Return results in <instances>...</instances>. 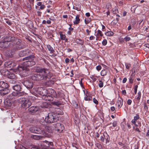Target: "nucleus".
I'll return each mask as SVG.
<instances>
[{
    "mask_svg": "<svg viewBox=\"0 0 149 149\" xmlns=\"http://www.w3.org/2000/svg\"><path fill=\"white\" fill-rule=\"evenodd\" d=\"M132 102V100L130 99H129L127 101V103L128 105H130L131 104Z\"/></svg>",
    "mask_w": 149,
    "mask_h": 149,
    "instance_id": "052dcab7",
    "label": "nucleus"
},
{
    "mask_svg": "<svg viewBox=\"0 0 149 149\" xmlns=\"http://www.w3.org/2000/svg\"><path fill=\"white\" fill-rule=\"evenodd\" d=\"M5 65L8 68H10L11 69H12L14 66L16 65V63L14 62L8 61L6 62Z\"/></svg>",
    "mask_w": 149,
    "mask_h": 149,
    "instance_id": "9b49d317",
    "label": "nucleus"
},
{
    "mask_svg": "<svg viewBox=\"0 0 149 149\" xmlns=\"http://www.w3.org/2000/svg\"><path fill=\"white\" fill-rule=\"evenodd\" d=\"M39 74H34L31 76V79L34 80L38 81L46 80L51 78L49 70L47 69L38 68L36 69Z\"/></svg>",
    "mask_w": 149,
    "mask_h": 149,
    "instance_id": "f257e3e1",
    "label": "nucleus"
},
{
    "mask_svg": "<svg viewBox=\"0 0 149 149\" xmlns=\"http://www.w3.org/2000/svg\"><path fill=\"white\" fill-rule=\"evenodd\" d=\"M40 148V147L39 146L33 145L31 148V149H39Z\"/></svg>",
    "mask_w": 149,
    "mask_h": 149,
    "instance_id": "49530a36",
    "label": "nucleus"
},
{
    "mask_svg": "<svg viewBox=\"0 0 149 149\" xmlns=\"http://www.w3.org/2000/svg\"><path fill=\"white\" fill-rule=\"evenodd\" d=\"M76 42L77 43L81 45H83L84 43V41L80 39H76Z\"/></svg>",
    "mask_w": 149,
    "mask_h": 149,
    "instance_id": "72a5a7b5",
    "label": "nucleus"
},
{
    "mask_svg": "<svg viewBox=\"0 0 149 149\" xmlns=\"http://www.w3.org/2000/svg\"><path fill=\"white\" fill-rule=\"evenodd\" d=\"M16 94L17 96H22L24 94V92H16Z\"/></svg>",
    "mask_w": 149,
    "mask_h": 149,
    "instance_id": "58836bf2",
    "label": "nucleus"
},
{
    "mask_svg": "<svg viewBox=\"0 0 149 149\" xmlns=\"http://www.w3.org/2000/svg\"><path fill=\"white\" fill-rule=\"evenodd\" d=\"M9 86L6 83L3 81H0V87L3 88H8Z\"/></svg>",
    "mask_w": 149,
    "mask_h": 149,
    "instance_id": "6ab92c4d",
    "label": "nucleus"
},
{
    "mask_svg": "<svg viewBox=\"0 0 149 149\" xmlns=\"http://www.w3.org/2000/svg\"><path fill=\"white\" fill-rule=\"evenodd\" d=\"M114 34V33L111 31H107L105 33L106 35L109 36H113Z\"/></svg>",
    "mask_w": 149,
    "mask_h": 149,
    "instance_id": "e433bc0d",
    "label": "nucleus"
},
{
    "mask_svg": "<svg viewBox=\"0 0 149 149\" xmlns=\"http://www.w3.org/2000/svg\"><path fill=\"white\" fill-rule=\"evenodd\" d=\"M139 118V115L137 114H136V116L134 117V120H137Z\"/></svg>",
    "mask_w": 149,
    "mask_h": 149,
    "instance_id": "8fccbe9b",
    "label": "nucleus"
},
{
    "mask_svg": "<svg viewBox=\"0 0 149 149\" xmlns=\"http://www.w3.org/2000/svg\"><path fill=\"white\" fill-rule=\"evenodd\" d=\"M134 79V76L132 74L130 77L129 79V82L130 83L132 84L133 82V80Z\"/></svg>",
    "mask_w": 149,
    "mask_h": 149,
    "instance_id": "f704fd0d",
    "label": "nucleus"
},
{
    "mask_svg": "<svg viewBox=\"0 0 149 149\" xmlns=\"http://www.w3.org/2000/svg\"><path fill=\"white\" fill-rule=\"evenodd\" d=\"M52 104L53 105L58 106L61 105V102L59 101H53L52 102Z\"/></svg>",
    "mask_w": 149,
    "mask_h": 149,
    "instance_id": "2f4dec72",
    "label": "nucleus"
},
{
    "mask_svg": "<svg viewBox=\"0 0 149 149\" xmlns=\"http://www.w3.org/2000/svg\"><path fill=\"white\" fill-rule=\"evenodd\" d=\"M84 93L85 95L84 97V99L85 100H92V98L91 96H90L88 93V91H86V93H85L84 90H83Z\"/></svg>",
    "mask_w": 149,
    "mask_h": 149,
    "instance_id": "aec40b11",
    "label": "nucleus"
},
{
    "mask_svg": "<svg viewBox=\"0 0 149 149\" xmlns=\"http://www.w3.org/2000/svg\"><path fill=\"white\" fill-rule=\"evenodd\" d=\"M9 47L7 43L4 41L3 40L0 42V47L3 48H4Z\"/></svg>",
    "mask_w": 149,
    "mask_h": 149,
    "instance_id": "412c9836",
    "label": "nucleus"
},
{
    "mask_svg": "<svg viewBox=\"0 0 149 149\" xmlns=\"http://www.w3.org/2000/svg\"><path fill=\"white\" fill-rule=\"evenodd\" d=\"M46 131L49 133H52V127L50 126H47L45 127Z\"/></svg>",
    "mask_w": 149,
    "mask_h": 149,
    "instance_id": "c756f323",
    "label": "nucleus"
},
{
    "mask_svg": "<svg viewBox=\"0 0 149 149\" xmlns=\"http://www.w3.org/2000/svg\"><path fill=\"white\" fill-rule=\"evenodd\" d=\"M29 1L31 5H32V6H33L34 0H29Z\"/></svg>",
    "mask_w": 149,
    "mask_h": 149,
    "instance_id": "680f3d73",
    "label": "nucleus"
},
{
    "mask_svg": "<svg viewBox=\"0 0 149 149\" xmlns=\"http://www.w3.org/2000/svg\"><path fill=\"white\" fill-rule=\"evenodd\" d=\"M41 87H34L33 89L32 90V91L34 95H39L40 93V89L41 88Z\"/></svg>",
    "mask_w": 149,
    "mask_h": 149,
    "instance_id": "4468645a",
    "label": "nucleus"
},
{
    "mask_svg": "<svg viewBox=\"0 0 149 149\" xmlns=\"http://www.w3.org/2000/svg\"><path fill=\"white\" fill-rule=\"evenodd\" d=\"M29 130L32 133L38 134H43L45 132L42 129L35 127H30Z\"/></svg>",
    "mask_w": 149,
    "mask_h": 149,
    "instance_id": "0eeeda50",
    "label": "nucleus"
},
{
    "mask_svg": "<svg viewBox=\"0 0 149 149\" xmlns=\"http://www.w3.org/2000/svg\"><path fill=\"white\" fill-rule=\"evenodd\" d=\"M79 17V15H76L75 18V20L73 22L74 24H77L79 23L80 19Z\"/></svg>",
    "mask_w": 149,
    "mask_h": 149,
    "instance_id": "bb28decb",
    "label": "nucleus"
},
{
    "mask_svg": "<svg viewBox=\"0 0 149 149\" xmlns=\"http://www.w3.org/2000/svg\"><path fill=\"white\" fill-rule=\"evenodd\" d=\"M32 137L33 139L36 140H39V139H42L43 138H44L43 136L40 135H33L32 136Z\"/></svg>",
    "mask_w": 149,
    "mask_h": 149,
    "instance_id": "393cba45",
    "label": "nucleus"
},
{
    "mask_svg": "<svg viewBox=\"0 0 149 149\" xmlns=\"http://www.w3.org/2000/svg\"><path fill=\"white\" fill-rule=\"evenodd\" d=\"M7 54L9 56L12 57L14 54V52L11 50H9L7 51Z\"/></svg>",
    "mask_w": 149,
    "mask_h": 149,
    "instance_id": "7c9ffc66",
    "label": "nucleus"
},
{
    "mask_svg": "<svg viewBox=\"0 0 149 149\" xmlns=\"http://www.w3.org/2000/svg\"><path fill=\"white\" fill-rule=\"evenodd\" d=\"M113 127H115L117 125V122L116 121H114L112 123Z\"/></svg>",
    "mask_w": 149,
    "mask_h": 149,
    "instance_id": "13d9d810",
    "label": "nucleus"
},
{
    "mask_svg": "<svg viewBox=\"0 0 149 149\" xmlns=\"http://www.w3.org/2000/svg\"><path fill=\"white\" fill-rule=\"evenodd\" d=\"M3 40L5 42L7 43L9 46H12L15 45L17 49H21L20 45L15 44L16 41L14 37L11 36H6L4 38Z\"/></svg>",
    "mask_w": 149,
    "mask_h": 149,
    "instance_id": "7ed1b4c3",
    "label": "nucleus"
},
{
    "mask_svg": "<svg viewBox=\"0 0 149 149\" xmlns=\"http://www.w3.org/2000/svg\"><path fill=\"white\" fill-rule=\"evenodd\" d=\"M20 148L21 149H28V148H26L25 147L22 145L20 146Z\"/></svg>",
    "mask_w": 149,
    "mask_h": 149,
    "instance_id": "774afa93",
    "label": "nucleus"
},
{
    "mask_svg": "<svg viewBox=\"0 0 149 149\" xmlns=\"http://www.w3.org/2000/svg\"><path fill=\"white\" fill-rule=\"evenodd\" d=\"M138 124L136 123L135 124V125L136 127H140L141 125V123L140 122L138 121Z\"/></svg>",
    "mask_w": 149,
    "mask_h": 149,
    "instance_id": "5fc2aeb1",
    "label": "nucleus"
},
{
    "mask_svg": "<svg viewBox=\"0 0 149 149\" xmlns=\"http://www.w3.org/2000/svg\"><path fill=\"white\" fill-rule=\"evenodd\" d=\"M9 82L10 83L13 84H15L17 83V82L14 80V79H10L9 80Z\"/></svg>",
    "mask_w": 149,
    "mask_h": 149,
    "instance_id": "79ce46f5",
    "label": "nucleus"
},
{
    "mask_svg": "<svg viewBox=\"0 0 149 149\" xmlns=\"http://www.w3.org/2000/svg\"><path fill=\"white\" fill-rule=\"evenodd\" d=\"M93 102L95 103L96 105H97L98 104V101L95 98H94L93 99Z\"/></svg>",
    "mask_w": 149,
    "mask_h": 149,
    "instance_id": "864d4df0",
    "label": "nucleus"
},
{
    "mask_svg": "<svg viewBox=\"0 0 149 149\" xmlns=\"http://www.w3.org/2000/svg\"><path fill=\"white\" fill-rule=\"evenodd\" d=\"M48 92L49 93V94L53 97L57 98L59 97L57 95L56 92L54 90L51 89L48 91Z\"/></svg>",
    "mask_w": 149,
    "mask_h": 149,
    "instance_id": "ddd939ff",
    "label": "nucleus"
},
{
    "mask_svg": "<svg viewBox=\"0 0 149 149\" xmlns=\"http://www.w3.org/2000/svg\"><path fill=\"white\" fill-rule=\"evenodd\" d=\"M104 135H102L100 136V140L102 142H104Z\"/></svg>",
    "mask_w": 149,
    "mask_h": 149,
    "instance_id": "6e6d98bb",
    "label": "nucleus"
},
{
    "mask_svg": "<svg viewBox=\"0 0 149 149\" xmlns=\"http://www.w3.org/2000/svg\"><path fill=\"white\" fill-rule=\"evenodd\" d=\"M137 94H138V97H137L136 99L138 101H139L140 99L141 96V92L140 91H139L138 92Z\"/></svg>",
    "mask_w": 149,
    "mask_h": 149,
    "instance_id": "37998d69",
    "label": "nucleus"
},
{
    "mask_svg": "<svg viewBox=\"0 0 149 149\" xmlns=\"http://www.w3.org/2000/svg\"><path fill=\"white\" fill-rule=\"evenodd\" d=\"M82 79H81V81L79 82V84H80V85H81V86L82 88H84V86H83V82H82Z\"/></svg>",
    "mask_w": 149,
    "mask_h": 149,
    "instance_id": "e2e57ef3",
    "label": "nucleus"
},
{
    "mask_svg": "<svg viewBox=\"0 0 149 149\" xmlns=\"http://www.w3.org/2000/svg\"><path fill=\"white\" fill-rule=\"evenodd\" d=\"M39 108L37 106L31 107L29 109V111L32 113H34L39 110Z\"/></svg>",
    "mask_w": 149,
    "mask_h": 149,
    "instance_id": "a211bd4d",
    "label": "nucleus"
},
{
    "mask_svg": "<svg viewBox=\"0 0 149 149\" xmlns=\"http://www.w3.org/2000/svg\"><path fill=\"white\" fill-rule=\"evenodd\" d=\"M9 98L8 99L5 100L4 102L5 105L7 107H10L12 104V103L10 102V100Z\"/></svg>",
    "mask_w": 149,
    "mask_h": 149,
    "instance_id": "4be33fe9",
    "label": "nucleus"
},
{
    "mask_svg": "<svg viewBox=\"0 0 149 149\" xmlns=\"http://www.w3.org/2000/svg\"><path fill=\"white\" fill-rule=\"evenodd\" d=\"M130 38L127 36H126L124 38V39L126 41H128L130 40Z\"/></svg>",
    "mask_w": 149,
    "mask_h": 149,
    "instance_id": "603ef678",
    "label": "nucleus"
},
{
    "mask_svg": "<svg viewBox=\"0 0 149 149\" xmlns=\"http://www.w3.org/2000/svg\"><path fill=\"white\" fill-rule=\"evenodd\" d=\"M126 68L127 69H129L131 66V64L129 63H125Z\"/></svg>",
    "mask_w": 149,
    "mask_h": 149,
    "instance_id": "de8ad7c7",
    "label": "nucleus"
},
{
    "mask_svg": "<svg viewBox=\"0 0 149 149\" xmlns=\"http://www.w3.org/2000/svg\"><path fill=\"white\" fill-rule=\"evenodd\" d=\"M107 43V41L106 39H104L102 42V45L104 46L106 45Z\"/></svg>",
    "mask_w": 149,
    "mask_h": 149,
    "instance_id": "09e8293b",
    "label": "nucleus"
},
{
    "mask_svg": "<svg viewBox=\"0 0 149 149\" xmlns=\"http://www.w3.org/2000/svg\"><path fill=\"white\" fill-rule=\"evenodd\" d=\"M73 9L77 10L78 11H80L81 10V7L80 5H76L75 6H73Z\"/></svg>",
    "mask_w": 149,
    "mask_h": 149,
    "instance_id": "c9c22d12",
    "label": "nucleus"
},
{
    "mask_svg": "<svg viewBox=\"0 0 149 149\" xmlns=\"http://www.w3.org/2000/svg\"><path fill=\"white\" fill-rule=\"evenodd\" d=\"M10 92L8 88H3L0 90V93L2 95H4L8 94Z\"/></svg>",
    "mask_w": 149,
    "mask_h": 149,
    "instance_id": "dca6fc26",
    "label": "nucleus"
},
{
    "mask_svg": "<svg viewBox=\"0 0 149 149\" xmlns=\"http://www.w3.org/2000/svg\"><path fill=\"white\" fill-rule=\"evenodd\" d=\"M138 86L137 85H135L134 86V93L135 94H136L137 93V88H138Z\"/></svg>",
    "mask_w": 149,
    "mask_h": 149,
    "instance_id": "4d7b16f0",
    "label": "nucleus"
},
{
    "mask_svg": "<svg viewBox=\"0 0 149 149\" xmlns=\"http://www.w3.org/2000/svg\"><path fill=\"white\" fill-rule=\"evenodd\" d=\"M91 20L90 18H88L85 19L84 22L86 24L89 23Z\"/></svg>",
    "mask_w": 149,
    "mask_h": 149,
    "instance_id": "a19ab883",
    "label": "nucleus"
},
{
    "mask_svg": "<svg viewBox=\"0 0 149 149\" xmlns=\"http://www.w3.org/2000/svg\"><path fill=\"white\" fill-rule=\"evenodd\" d=\"M59 34L61 40H65V41H67V39L66 38V36L65 35L62 34V32H60Z\"/></svg>",
    "mask_w": 149,
    "mask_h": 149,
    "instance_id": "c85d7f7f",
    "label": "nucleus"
},
{
    "mask_svg": "<svg viewBox=\"0 0 149 149\" xmlns=\"http://www.w3.org/2000/svg\"><path fill=\"white\" fill-rule=\"evenodd\" d=\"M21 101L22 107L25 109L29 108L31 105V102L28 99L22 98Z\"/></svg>",
    "mask_w": 149,
    "mask_h": 149,
    "instance_id": "423d86ee",
    "label": "nucleus"
},
{
    "mask_svg": "<svg viewBox=\"0 0 149 149\" xmlns=\"http://www.w3.org/2000/svg\"><path fill=\"white\" fill-rule=\"evenodd\" d=\"M26 54V53L25 51H23L22 52H20L19 53V55L20 56H24Z\"/></svg>",
    "mask_w": 149,
    "mask_h": 149,
    "instance_id": "c03bdc74",
    "label": "nucleus"
},
{
    "mask_svg": "<svg viewBox=\"0 0 149 149\" xmlns=\"http://www.w3.org/2000/svg\"><path fill=\"white\" fill-rule=\"evenodd\" d=\"M103 135L104 136L105 139L106 140V143L109 142L110 141L109 136L107 134V133H103Z\"/></svg>",
    "mask_w": 149,
    "mask_h": 149,
    "instance_id": "cd10ccee",
    "label": "nucleus"
},
{
    "mask_svg": "<svg viewBox=\"0 0 149 149\" xmlns=\"http://www.w3.org/2000/svg\"><path fill=\"white\" fill-rule=\"evenodd\" d=\"M45 7V6L44 5H42L40 7V9L41 10L43 9Z\"/></svg>",
    "mask_w": 149,
    "mask_h": 149,
    "instance_id": "69168bd1",
    "label": "nucleus"
},
{
    "mask_svg": "<svg viewBox=\"0 0 149 149\" xmlns=\"http://www.w3.org/2000/svg\"><path fill=\"white\" fill-rule=\"evenodd\" d=\"M107 73V71L106 70H102L101 72V75L104 76L106 75Z\"/></svg>",
    "mask_w": 149,
    "mask_h": 149,
    "instance_id": "4c0bfd02",
    "label": "nucleus"
},
{
    "mask_svg": "<svg viewBox=\"0 0 149 149\" xmlns=\"http://www.w3.org/2000/svg\"><path fill=\"white\" fill-rule=\"evenodd\" d=\"M58 112H59V113H58V114L62 115L63 114V112L61 110L59 109H58Z\"/></svg>",
    "mask_w": 149,
    "mask_h": 149,
    "instance_id": "3c124183",
    "label": "nucleus"
},
{
    "mask_svg": "<svg viewBox=\"0 0 149 149\" xmlns=\"http://www.w3.org/2000/svg\"><path fill=\"white\" fill-rule=\"evenodd\" d=\"M17 96L16 92H13L9 95L8 97L9 99H12L15 98V97Z\"/></svg>",
    "mask_w": 149,
    "mask_h": 149,
    "instance_id": "b1692460",
    "label": "nucleus"
},
{
    "mask_svg": "<svg viewBox=\"0 0 149 149\" xmlns=\"http://www.w3.org/2000/svg\"><path fill=\"white\" fill-rule=\"evenodd\" d=\"M3 75H5L10 79H14L16 78L15 75L14 73L11 72L8 70H5L4 74H3Z\"/></svg>",
    "mask_w": 149,
    "mask_h": 149,
    "instance_id": "6e6552de",
    "label": "nucleus"
},
{
    "mask_svg": "<svg viewBox=\"0 0 149 149\" xmlns=\"http://www.w3.org/2000/svg\"><path fill=\"white\" fill-rule=\"evenodd\" d=\"M45 121L47 123H51L56 121V115L54 113H50L48 114L45 119Z\"/></svg>",
    "mask_w": 149,
    "mask_h": 149,
    "instance_id": "39448f33",
    "label": "nucleus"
},
{
    "mask_svg": "<svg viewBox=\"0 0 149 149\" xmlns=\"http://www.w3.org/2000/svg\"><path fill=\"white\" fill-rule=\"evenodd\" d=\"M99 83L98 84V86L100 88L102 87L103 86V83L101 80L99 81Z\"/></svg>",
    "mask_w": 149,
    "mask_h": 149,
    "instance_id": "a18cd8bd",
    "label": "nucleus"
},
{
    "mask_svg": "<svg viewBox=\"0 0 149 149\" xmlns=\"http://www.w3.org/2000/svg\"><path fill=\"white\" fill-rule=\"evenodd\" d=\"M23 84L27 88L30 89L32 88L33 86L32 82L29 80H25L22 82Z\"/></svg>",
    "mask_w": 149,
    "mask_h": 149,
    "instance_id": "9d476101",
    "label": "nucleus"
},
{
    "mask_svg": "<svg viewBox=\"0 0 149 149\" xmlns=\"http://www.w3.org/2000/svg\"><path fill=\"white\" fill-rule=\"evenodd\" d=\"M96 68L97 70L99 71L101 70V67L100 65H98L96 67Z\"/></svg>",
    "mask_w": 149,
    "mask_h": 149,
    "instance_id": "0e129e2a",
    "label": "nucleus"
},
{
    "mask_svg": "<svg viewBox=\"0 0 149 149\" xmlns=\"http://www.w3.org/2000/svg\"><path fill=\"white\" fill-rule=\"evenodd\" d=\"M18 70L19 74L22 76L26 77L30 74V71L26 66L23 65L18 67Z\"/></svg>",
    "mask_w": 149,
    "mask_h": 149,
    "instance_id": "20e7f679",
    "label": "nucleus"
},
{
    "mask_svg": "<svg viewBox=\"0 0 149 149\" xmlns=\"http://www.w3.org/2000/svg\"><path fill=\"white\" fill-rule=\"evenodd\" d=\"M103 34L102 33V32L100 30H97V33L96 34V36H102Z\"/></svg>",
    "mask_w": 149,
    "mask_h": 149,
    "instance_id": "ea45409f",
    "label": "nucleus"
},
{
    "mask_svg": "<svg viewBox=\"0 0 149 149\" xmlns=\"http://www.w3.org/2000/svg\"><path fill=\"white\" fill-rule=\"evenodd\" d=\"M40 89L39 91H40L39 95L42 96H45L47 95V91L46 89H44L42 87Z\"/></svg>",
    "mask_w": 149,
    "mask_h": 149,
    "instance_id": "2eb2a0df",
    "label": "nucleus"
},
{
    "mask_svg": "<svg viewBox=\"0 0 149 149\" xmlns=\"http://www.w3.org/2000/svg\"><path fill=\"white\" fill-rule=\"evenodd\" d=\"M47 47L49 50L50 52V53H53L54 52V50L53 48L50 45H47Z\"/></svg>",
    "mask_w": 149,
    "mask_h": 149,
    "instance_id": "473e14b6",
    "label": "nucleus"
},
{
    "mask_svg": "<svg viewBox=\"0 0 149 149\" xmlns=\"http://www.w3.org/2000/svg\"><path fill=\"white\" fill-rule=\"evenodd\" d=\"M32 6V5H31V4L30 3V4H29V3H28L27 4V8H29V10H30L31 9V6Z\"/></svg>",
    "mask_w": 149,
    "mask_h": 149,
    "instance_id": "bf43d9fd",
    "label": "nucleus"
},
{
    "mask_svg": "<svg viewBox=\"0 0 149 149\" xmlns=\"http://www.w3.org/2000/svg\"><path fill=\"white\" fill-rule=\"evenodd\" d=\"M23 61H26L23 63V65L26 67H31L36 64V59L33 55L30 56L22 59Z\"/></svg>",
    "mask_w": 149,
    "mask_h": 149,
    "instance_id": "f03ea898",
    "label": "nucleus"
},
{
    "mask_svg": "<svg viewBox=\"0 0 149 149\" xmlns=\"http://www.w3.org/2000/svg\"><path fill=\"white\" fill-rule=\"evenodd\" d=\"M137 120H134V119H133L131 121V122L134 125H135V124L136 123V122H137Z\"/></svg>",
    "mask_w": 149,
    "mask_h": 149,
    "instance_id": "338daca9",
    "label": "nucleus"
},
{
    "mask_svg": "<svg viewBox=\"0 0 149 149\" xmlns=\"http://www.w3.org/2000/svg\"><path fill=\"white\" fill-rule=\"evenodd\" d=\"M54 127L55 130L59 132L62 131L64 128L63 125L59 123H57L55 124Z\"/></svg>",
    "mask_w": 149,
    "mask_h": 149,
    "instance_id": "1a4fd4ad",
    "label": "nucleus"
},
{
    "mask_svg": "<svg viewBox=\"0 0 149 149\" xmlns=\"http://www.w3.org/2000/svg\"><path fill=\"white\" fill-rule=\"evenodd\" d=\"M45 142L46 143V144H47L49 146H47L45 148L46 149H53V148L50 147L49 146H53V143L52 142H48V141L45 140Z\"/></svg>",
    "mask_w": 149,
    "mask_h": 149,
    "instance_id": "5701e85b",
    "label": "nucleus"
},
{
    "mask_svg": "<svg viewBox=\"0 0 149 149\" xmlns=\"http://www.w3.org/2000/svg\"><path fill=\"white\" fill-rule=\"evenodd\" d=\"M117 104H118V107L119 109L121 107L123 104V99L119 96L118 99Z\"/></svg>",
    "mask_w": 149,
    "mask_h": 149,
    "instance_id": "f3484780",
    "label": "nucleus"
},
{
    "mask_svg": "<svg viewBox=\"0 0 149 149\" xmlns=\"http://www.w3.org/2000/svg\"><path fill=\"white\" fill-rule=\"evenodd\" d=\"M15 85L12 86L13 89L17 91H21L22 88L21 85L19 83H17Z\"/></svg>",
    "mask_w": 149,
    "mask_h": 149,
    "instance_id": "f8f14e48",
    "label": "nucleus"
},
{
    "mask_svg": "<svg viewBox=\"0 0 149 149\" xmlns=\"http://www.w3.org/2000/svg\"><path fill=\"white\" fill-rule=\"evenodd\" d=\"M53 97L49 94L47 93V95L45 96V99L46 100L51 101L53 100Z\"/></svg>",
    "mask_w": 149,
    "mask_h": 149,
    "instance_id": "a878e982",
    "label": "nucleus"
}]
</instances>
